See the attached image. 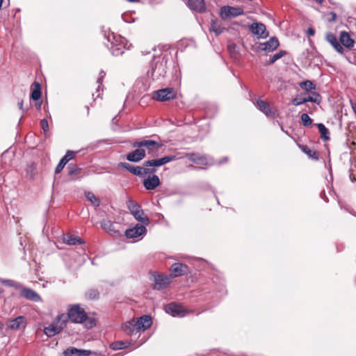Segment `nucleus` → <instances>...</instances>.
Returning <instances> with one entry per match:
<instances>
[{
	"label": "nucleus",
	"mask_w": 356,
	"mask_h": 356,
	"mask_svg": "<svg viewBox=\"0 0 356 356\" xmlns=\"http://www.w3.org/2000/svg\"><path fill=\"white\" fill-rule=\"evenodd\" d=\"M315 1L319 3H321L323 1V0H315Z\"/></svg>",
	"instance_id": "864d4df0"
},
{
	"label": "nucleus",
	"mask_w": 356,
	"mask_h": 356,
	"mask_svg": "<svg viewBox=\"0 0 356 356\" xmlns=\"http://www.w3.org/2000/svg\"><path fill=\"white\" fill-rule=\"evenodd\" d=\"M40 124L44 132H47L49 130V124L47 120L46 119H42L40 122Z\"/></svg>",
	"instance_id": "37998d69"
},
{
	"label": "nucleus",
	"mask_w": 356,
	"mask_h": 356,
	"mask_svg": "<svg viewBox=\"0 0 356 356\" xmlns=\"http://www.w3.org/2000/svg\"><path fill=\"white\" fill-rule=\"evenodd\" d=\"M353 109L354 113H355V114L356 115V105L353 106Z\"/></svg>",
	"instance_id": "603ef678"
},
{
	"label": "nucleus",
	"mask_w": 356,
	"mask_h": 356,
	"mask_svg": "<svg viewBox=\"0 0 356 356\" xmlns=\"http://www.w3.org/2000/svg\"><path fill=\"white\" fill-rule=\"evenodd\" d=\"M171 271L174 276L177 277L185 274L187 271V266L183 264L177 263L171 266Z\"/></svg>",
	"instance_id": "a878e982"
},
{
	"label": "nucleus",
	"mask_w": 356,
	"mask_h": 356,
	"mask_svg": "<svg viewBox=\"0 0 356 356\" xmlns=\"http://www.w3.org/2000/svg\"><path fill=\"white\" fill-rule=\"evenodd\" d=\"M209 30L214 32L216 35H218L223 31L224 28L222 27L216 21L212 20Z\"/></svg>",
	"instance_id": "c85d7f7f"
},
{
	"label": "nucleus",
	"mask_w": 356,
	"mask_h": 356,
	"mask_svg": "<svg viewBox=\"0 0 356 356\" xmlns=\"http://www.w3.org/2000/svg\"><path fill=\"white\" fill-rule=\"evenodd\" d=\"M124 53L123 49L120 45L119 47H116V49H113V54L115 56H118L120 54H122Z\"/></svg>",
	"instance_id": "c03bdc74"
},
{
	"label": "nucleus",
	"mask_w": 356,
	"mask_h": 356,
	"mask_svg": "<svg viewBox=\"0 0 356 356\" xmlns=\"http://www.w3.org/2000/svg\"><path fill=\"white\" fill-rule=\"evenodd\" d=\"M86 197L87 200L91 202L94 206L98 207L99 205V199L92 192H86Z\"/></svg>",
	"instance_id": "473e14b6"
},
{
	"label": "nucleus",
	"mask_w": 356,
	"mask_h": 356,
	"mask_svg": "<svg viewBox=\"0 0 356 356\" xmlns=\"http://www.w3.org/2000/svg\"><path fill=\"white\" fill-rule=\"evenodd\" d=\"M243 13L242 8L225 6L220 8V16L223 20L234 18Z\"/></svg>",
	"instance_id": "1a4fd4ad"
},
{
	"label": "nucleus",
	"mask_w": 356,
	"mask_h": 356,
	"mask_svg": "<svg viewBox=\"0 0 356 356\" xmlns=\"http://www.w3.org/2000/svg\"><path fill=\"white\" fill-rule=\"evenodd\" d=\"M145 157V149L140 148H137L134 151L129 153L126 156V159L127 161L131 162H138L143 159Z\"/></svg>",
	"instance_id": "6ab92c4d"
},
{
	"label": "nucleus",
	"mask_w": 356,
	"mask_h": 356,
	"mask_svg": "<svg viewBox=\"0 0 356 356\" xmlns=\"http://www.w3.org/2000/svg\"><path fill=\"white\" fill-rule=\"evenodd\" d=\"M18 106H19V108L21 109V110H23V101H21L18 103Z\"/></svg>",
	"instance_id": "09e8293b"
},
{
	"label": "nucleus",
	"mask_w": 356,
	"mask_h": 356,
	"mask_svg": "<svg viewBox=\"0 0 356 356\" xmlns=\"http://www.w3.org/2000/svg\"><path fill=\"white\" fill-rule=\"evenodd\" d=\"M111 347L113 350H121V349L126 348V346H125V343L123 341H117V342L113 343L111 345Z\"/></svg>",
	"instance_id": "4c0bfd02"
},
{
	"label": "nucleus",
	"mask_w": 356,
	"mask_h": 356,
	"mask_svg": "<svg viewBox=\"0 0 356 356\" xmlns=\"http://www.w3.org/2000/svg\"><path fill=\"white\" fill-rule=\"evenodd\" d=\"M86 296L90 299H95L99 296V292L97 290L92 289L88 290V291L86 293Z\"/></svg>",
	"instance_id": "ea45409f"
},
{
	"label": "nucleus",
	"mask_w": 356,
	"mask_h": 356,
	"mask_svg": "<svg viewBox=\"0 0 356 356\" xmlns=\"http://www.w3.org/2000/svg\"><path fill=\"white\" fill-rule=\"evenodd\" d=\"M76 154V152L67 150L65 155L62 159L67 163L75 156Z\"/></svg>",
	"instance_id": "58836bf2"
},
{
	"label": "nucleus",
	"mask_w": 356,
	"mask_h": 356,
	"mask_svg": "<svg viewBox=\"0 0 356 356\" xmlns=\"http://www.w3.org/2000/svg\"><path fill=\"white\" fill-rule=\"evenodd\" d=\"M255 105L257 108L266 116H273L275 114V111L271 109L270 104L261 99H258Z\"/></svg>",
	"instance_id": "412c9836"
},
{
	"label": "nucleus",
	"mask_w": 356,
	"mask_h": 356,
	"mask_svg": "<svg viewBox=\"0 0 356 356\" xmlns=\"http://www.w3.org/2000/svg\"><path fill=\"white\" fill-rule=\"evenodd\" d=\"M133 147L136 148L145 147L149 154L154 155L162 147V144L153 140H143L134 142Z\"/></svg>",
	"instance_id": "39448f33"
},
{
	"label": "nucleus",
	"mask_w": 356,
	"mask_h": 356,
	"mask_svg": "<svg viewBox=\"0 0 356 356\" xmlns=\"http://www.w3.org/2000/svg\"><path fill=\"white\" fill-rule=\"evenodd\" d=\"M176 92L172 88L158 90L153 93V99L159 102H165L174 99Z\"/></svg>",
	"instance_id": "6e6552de"
},
{
	"label": "nucleus",
	"mask_w": 356,
	"mask_h": 356,
	"mask_svg": "<svg viewBox=\"0 0 356 356\" xmlns=\"http://www.w3.org/2000/svg\"><path fill=\"white\" fill-rule=\"evenodd\" d=\"M21 296L29 300L36 302L42 300L39 294L29 288L22 289L21 291Z\"/></svg>",
	"instance_id": "4be33fe9"
},
{
	"label": "nucleus",
	"mask_w": 356,
	"mask_h": 356,
	"mask_svg": "<svg viewBox=\"0 0 356 356\" xmlns=\"http://www.w3.org/2000/svg\"><path fill=\"white\" fill-rule=\"evenodd\" d=\"M326 41L334 48V49L340 54L344 52L343 47L340 44L337 38L331 32H328L325 35Z\"/></svg>",
	"instance_id": "f3484780"
},
{
	"label": "nucleus",
	"mask_w": 356,
	"mask_h": 356,
	"mask_svg": "<svg viewBox=\"0 0 356 356\" xmlns=\"http://www.w3.org/2000/svg\"><path fill=\"white\" fill-rule=\"evenodd\" d=\"M165 312L174 317H184L191 312L184 307L181 305L171 302L165 307Z\"/></svg>",
	"instance_id": "0eeeda50"
},
{
	"label": "nucleus",
	"mask_w": 356,
	"mask_h": 356,
	"mask_svg": "<svg viewBox=\"0 0 356 356\" xmlns=\"http://www.w3.org/2000/svg\"><path fill=\"white\" fill-rule=\"evenodd\" d=\"M176 159L175 156H166L157 159L146 161L144 162L143 165L145 167H160Z\"/></svg>",
	"instance_id": "ddd939ff"
},
{
	"label": "nucleus",
	"mask_w": 356,
	"mask_h": 356,
	"mask_svg": "<svg viewBox=\"0 0 356 356\" xmlns=\"http://www.w3.org/2000/svg\"><path fill=\"white\" fill-rule=\"evenodd\" d=\"M286 54V51H280L279 52L275 54L273 56H271V58H270V60H269V64H273L274 63L276 60H277L278 59L281 58L283 56H284Z\"/></svg>",
	"instance_id": "f704fd0d"
},
{
	"label": "nucleus",
	"mask_w": 356,
	"mask_h": 356,
	"mask_svg": "<svg viewBox=\"0 0 356 356\" xmlns=\"http://www.w3.org/2000/svg\"><path fill=\"white\" fill-rule=\"evenodd\" d=\"M145 225H136L125 232V236L127 238L138 239L142 238L146 234L147 229Z\"/></svg>",
	"instance_id": "9d476101"
},
{
	"label": "nucleus",
	"mask_w": 356,
	"mask_h": 356,
	"mask_svg": "<svg viewBox=\"0 0 356 356\" xmlns=\"http://www.w3.org/2000/svg\"><path fill=\"white\" fill-rule=\"evenodd\" d=\"M160 180L157 175L148 177L143 181V185L147 190H154L160 185Z\"/></svg>",
	"instance_id": "5701e85b"
},
{
	"label": "nucleus",
	"mask_w": 356,
	"mask_h": 356,
	"mask_svg": "<svg viewBox=\"0 0 356 356\" xmlns=\"http://www.w3.org/2000/svg\"><path fill=\"white\" fill-rule=\"evenodd\" d=\"M118 166L139 177L144 176L147 174H153L156 172V170L154 168L149 169L140 166H134L127 163H120Z\"/></svg>",
	"instance_id": "423d86ee"
},
{
	"label": "nucleus",
	"mask_w": 356,
	"mask_h": 356,
	"mask_svg": "<svg viewBox=\"0 0 356 356\" xmlns=\"http://www.w3.org/2000/svg\"><path fill=\"white\" fill-rule=\"evenodd\" d=\"M66 323L67 316L64 314H60L54 322L44 327V332L49 337H54L62 331L65 327Z\"/></svg>",
	"instance_id": "f03ea898"
},
{
	"label": "nucleus",
	"mask_w": 356,
	"mask_h": 356,
	"mask_svg": "<svg viewBox=\"0 0 356 356\" xmlns=\"http://www.w3.org/2000/svg\"><path fill=\"white\" fill-rule=\"evenodd\" d=\"M279 46V41L277 38L272 37L268 41L260 43L258 49L266 52H271L275 50Z\"/></svg>",
	"instance_id": "2eb2a0df"
},
{
	"label": "nucleus",
	"mask_w": 356,
	"mask_h": 356,
	"mask_svg": "<svg viewBox=\"0 0 356 356\" xmlns=\"http://www.w3.org/2000/svg\"><path fill=\"white\" fill-rule=\"evenodd\" d=\"M0 282L6 286L17 287V283L11 280H4L0 278Z\"/></svg>",
	"instance_id": "79ce46f5"
},
{
	"label": "nucleus",
	"mask_w": 356,
	"mask_h": 356,
	"mask_svg": "<svg viewBox=\"0 0 356 356\" xmlns=\"http://www.w3.org/2000/svg\"><path fill=\"white\" fill-rule=\"evenodd\" d=\"M188 6L192 10L198 13H203L206 10L204 0H188Z\"/></svg>",
	"instance_id": "b1692460"
},
{
	"label": "nucleus",
	"mask_w": 356,
	"mask_h": 356,
	"mask_svg": "<svg viewBox=\"0 0 356 356\" xmlns=\"http://www.w3.org/2000/svg\"><path fill=\"white\" fill-rule=\"evenodd\" d=\"M300 149L307 154L309 157L317 160L318 159V154L316 151L310 149L307 146L300 145Z\"/></svg>",
	"instance_id": "2f4dec72"
},
{
	"label": "nucleus",
	"mask_w": 356,
	"mask_h": 356,
	"mask_svg": "<svg viewBox=\"0 0 356 356\" xmlns=\"http://www.w3.org/2000/svg\"><path fill=\"white\" fill-rule=\"evenodd\" d=\"M90 327H92L94 325V323L92 321H90Z\"/></svg>",
	"instance_id": "5fc2aeb1"
},
{
	"label": "nucleus",
	"mask_w": 356,
	"mask_h": 356,
	"mask_svg": "<svg viewBox=\"0 0 356 356\" xmlns=\"http://www.w3.org/2000/svg\"><path fill=\"white\" fill-rule=\"evenodd\" d=\"M300 86L302 89L311 92L312 93L313 92L312 90L316 89L315 85L309 80L300 83Z\"/></svg>",
	"instance_id": "7c9ffc66"
},
{
	"label": "nucleus",
	"mask_w": 356,
	"mask_h": 356,
	"mask_svg": "<svg viewBox=\"0 0 356 356\" xmlns=\"http://www.w3.org/2000/svg\"><path fill=\"white\" fill-rule=\"evenodd\" d=\"M91 353L92 352L90 350L80 349L79 356H89Z\"/></svg>",
	"instance_id": "49530a36"
},
{
	"label": "nucleus",
	"mask_w": 356,
	"mask_h": 356,
	"mask_svg": "<svg viewBox=\"0 0 356 356\" xmlns=\"http://www.w3.org/2000/svg\"><path fill=\"white\" fill-rule=\"evenodd\" d=\"M340 44L344 47L350 49L355 45V40L351 38L350 34L346 31H341L339 34Z\"/></svg>",
	"instance_id": "aec40b11"
},
{
	"label": "nucleus",
	"mask_w": 356,
	"mask_h": 356,
	"mask_svg": "<svg viewBox=\"0 0 356 356\" xmlns=\"http://www.w3.org/2000/svg\"><path fill=\"white\" fill-rule=\"evenodd\" d=\"M250 30L259 38H266L268 36L266 26L262 23H253L250 26Z\"/></svg>",
	"instance_id": "dca6fc26"
},
{
	"label": "nucleus",
	"mask_w": 356,
	"mask_h": 356,
	"mask_svg": "<svg viewBox=\"0 0 356 356\" xmlns=\"http://www.w3.org/2000/svg\"><path fill=\"white\" fill-rule=\"evenodd\" d=\"M67 163L66 161H65L63 159H61L60 162L58 163V164L57 165V166L55 168V173L56 174L60 173Z\"/></svg>",
	"instance_id": "a19ab883"
},
{
	"label": "nucleus",
	"mask_w": 356,
	"mask_h": 356,
	"mask_svg": "<svg viewBox=\"0 0 356 356\" xmlns=\"http://www.w3.org/2000/svg\"><path fill=\"white\" fill-rule=\"evenodd\" d=\"M105 75H106V73L103 70H102L99 72V77L98 78V80H97V83L99 84V86H98V88H97L98 90H99L100 85L102 84V79L105 76Z\"/></svg>",
	"instance_id": "a18cd8bd"
},
{
	"label": "nucleus",
	"mask_w": 356,
	"mask_h": 356,
	"mask_svg": "<svg viewBox=\"0 0 356 356\" xmlns=\"http://www.w3.org/2000/svg\"><path fill=\"white\" fill-rule=\"evenodd\" d=\"M332 21H334V20H335V19H336V14H335V13H332Z\"/></svg>",
	"instance_id": "8fccbe9b"
},
{
	"label": "nucleus",
	"mask_w": 356,
	"mask_h": 356,
	"mask_svg": "<svg viewBox=\"0 0 356 356\" xmlns=\"http://www.w3.org/2000/svg\"><path fill=\"white\" fill-rule=\"evenodd\" d=\"M307 33L309 35H314V33H315V31H314V30L312 28H309L308 30H307Z\"/></svg>",
	"instance_id": "de8ad7c7"
},
{
	"label": "nucleus",
	"mask_w": 356,
	"mask_h": 356,
	"mask_svg": "<svg viewBox=\"0 0 356 356\" xmlns=\"http://www.w3.org/2000/svg\"><path fill=\"white\" fill-rule=\"evenodd\" d=\"M26 325V321L24 316H19L13 319H8L6 321V325L11 330H22Z\"/></svg>",
	"instance_id": "4468645a"
},
{
	"label": "nucleus",
	"mask_w": 356,
	"mask_h": 356,
	"mask_svg": "<svg viewBox=\"0 0 356 356\" xmlns=\"http://www.w3.org/2000/svg\"><path fill=\"white\" fill-rule=\"evenodd\" d=\"M170 282V278L163 275H158L154 278V289L161 290L167 287Z\"/></svg>",
	"instance_id": "a211bd4d"
},
{
	"label": "nucleus",
	"mask_w": 356,
	"mask_h": 356,
	"mask_svg": "<svg viewBox=\"0 0 356 356\" xmlns=\"http://www.w3.org/2000/svg\"><path fill=\"white\" fill-rule=\"evenodd\" d=\"M317 127H318V131H319V132L321 134V138L323 139L324 140H328L330 138V137H329V134H330L329 130L325 127L324 124H323L321 123L318 124Z\"/></svg>",
	"instance_id": "c756f323"
},
{
	"label": "nucleus",
	"mask_w": 356,
	"mask_h": 356,
	"mask_svg": "<svg viewBox=\"0 0 356 356\" xmlns=\"http://www.w3.org/2000/svg\"><path fill=\"white\" fill-rule=\"evenodd\" d=\"M63 241L67 245H76L83 243V241L78 236H74L70 234H66L63 236Z\"/></svg>",
	"instance_id": "bb28decb"
},
{
	"label": "nucleus",
	"mask_w": 356,
	"mask_h": 356,
	"mask_svg": "<svg viewBox=\"0 0 356 356\" xmlns=\"http://www.w3.org/2000/svg\"><path fill=\"white\" fill-rule=\"evenodd\" d=\"M80 349L76 348H70L64 351L65 356L77 355L79 356Z\"/></svg>",
	"instance_id": "c9c22d12"
},
{
	"label": "nucleus",
	"mask_w": 356,
	"mask_h": 356,
	"mask_svg": "<svg viewBox=\"0 0 356 356\" xmlns=\"http://www.w3.org/2000/svg\"><path fill=\"white\" fill-rule=\"evenodd\" d=\"M67 318L74 323H81L87 319L88 316L79 305H74L68 310Z\"/></svg>",
	"instance_id": "20e7f679"
},
{
	"label": "nucleus",
	"mask_w": 356,
	"mask_h": 356,
	"mask_svg": "<svg viewBox=\"0 0 356 356\" xmlns=\"http://www.w3.org/2000/svg\"><path fill=\"white\" fill-rule=\"evenodd\" d=\"M301 120L302 122V124L305 127H308L312 124V120L310 118V117L307 113H303L301 115Z\"/></svg>",
	"instance_id": "e433bc0d"
},
{
	"label": "nucleus",
	"mask_w": 356,
	"mask_h": 356,
	"mask_svg": "<svg viewBox=\"0 0 356 356\" xmlns=\"http://www.w3.org/2000/svg\"><path fill=\"white\" fill-rule=\"evenodd\" d=\"M102 228L111 236L119 234L118 230L115 228L114 224L109 220H103L101 221Z\"/></svg>",
	"instance_id": "393cba45"
},
{
	"label": "nucleus",
	"mask_w": 356,
	"mask_h": 356,
	"mask_svg": "<svg viewBox=\"0 0 356 356\" xmlns=\"http://www.w3.org/2000/svg\"><path fill=\"white\" fill-rule=\"evenodd\" d=\"M67 168L69 170V175L70 176L77 175L80 171V169L78 168V166L74 163H70Z\"/></svg>",
	"instance_id": "72a5a7b5"
},
{
	"label": "nucleus",
	"mask_w": 356,
	"mask_h": 356,
	"mask_svg": "<svg viewBox=\"0 0 356 356\" xmlns=\"http://www.w3.org/2000/svg\"><path fill=\"white\" fill-rule=\"evenodd\" d=\"M126 1H128V2H130V3H134V2L138 1V0H126Z\"/></svg>",
	"instance_id": "3c124183"
},
{
	"label": "nucleus",
	"mask_w": 356,
	"mask_h": 356,
	"mask_svg": "<svg viewBox=\"0 0 356 356\" xmlns=\"http://www.w3.org/2000/svg\"><path fill=\"white\" fill-rule=\"evenodd\" d=\"M127 207L135 219L145 225L149 223V220L145 216L141 207L135 201L129 200L127 201Z\"/></svg>",
	"instance_id": "7ed1b4c3"
},
{
	"label": "nucleus",
	"mask_w": 356,
	"mask_h": 356,
	"mask_svg": "<svg viewBox=\"0 0 356 356\" xmlns=\"http://www.w3.org/2000/svg\"><path fill=\"white\" fill-rule=\"evenodd\" d=\"M185 156L197 165H211L213 163L211 158L197 153L186 154Z\"/></svg>",
	"instance_id": "9b49d317"
},
{
	"label": "nucleus",
	"mask_w": 356,
	"mask_h": 356,
	"mask_svg": "<svg viewBox=\"0 0 356 356\" xmlns=\"http://www.w3.org/2000/svg\"><path fill=\"white\" fill-rule=\"evenodd\" d=\"M152 324V320L150 316L144 315L139 318H133L124 324V330L128 334L137 333L141 330L145 331Z\"/></svg>",
	"instance_id": "f257e3e1"
},
{
	"label": "nucleus",
	"mask_w": 356,
	"mask_h": 356,
	"mask_svg": "<svg viewBox=\"0 0 356 356\" xmlns=\"http://www.w3.org/2000/svg\"><path fill=\"white\" fill-rule=\"evenodd\" d=\"M321 101V96L316 92H313L312 95L305 96L303 97H296L292 100V104L294 106H300L307 102L320 104Z\"/></svg>",
	"instance_id": "f8f14e48"
},
{
	"label": "nucleus",
	"mask_w": 356,
	"mask_h": 356,
	"mask_svg": "<svg viewBox=\"0 0 356 356\" xmlns=\"http://www.w3.org/2000/svg\"><path fill=\"white\" fill-rule=\"evenodd\" d=\"M41 97L40 85L35 82L31 93V98L33 100H38Z\"/></svg>",
	"instance_id": "cd10ccee"
}]
</instances>
